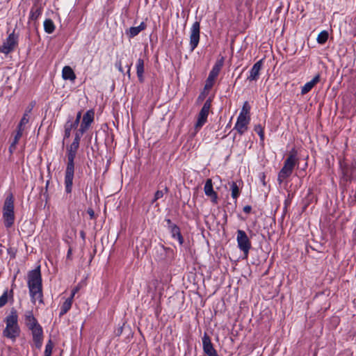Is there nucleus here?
Wrapping results in <instances>:
<instances>
[{"mask_svg": "<svg viewBox=\"0 0 356 356\" xmlns=\"http://www.w3.org/2000/svg\"><path fill=\"white\" fill-rule=\"evenodd\" d=\"M81 138L75 135L72 144L67 147V163L65 172V188L67 193H70L72 190L73 179L74 174V159L79 147Z\"/></svg>", "mask_w": 356, "mask_h": 356, "instance_id": "f257e3e1", "label": "nucleus"}, {"mask_svg": "<svg viewBox=\"0 0 356 356\" xmlns=\"http://www.w3.org/2000/svg\"><path fill=\"white\" fill-rule=\"evenodd\" d=\"M27 284L32 303L35 304L37 301L43 303L42 277L39 267L29 273Z\"/></svg>", "mask_w": 356, "mask_h": 356, "instance_id": "f03ea898", "label": "nucleus"}, {"mask_svg": "<svg viewBox=\"0 0 356 356\" xmlns=\"http://www.w3.org/2000/svg\"><path fill=\"white\" fill-rule=\"evenodd\" d=\"M299 165L298 152L293 148L289 153L287 158L284 161V165L277 175V182L280 185L283 184L293 173L296 166Z\"/></svg>", "mask_w": 356, "mask_h": 356, "instance_id": "7ed1b4c3", "label": "nucleus"}, {"mask_svg": "<svg viewBox=\"0 0 356 356\" xmlns=\"http://www.w3.org/2000/svg\"><path fill=\"white\" fill-rule=\"evenodd\" d=\"M6 327L3 329L2 335L3 337L15 341L19 336L21 330L18 324V315L15 309H12L10 314L4 318Z\"/></svg>", "mask_w": 356, "mask_h": 356, "instance_id": "20e7f679", "label": "nucleus"}, {"mask_svg": "<svg viewBox=\"0 0 356 356\" xmlns=\"http://www.w3.org/2000/svg\"><path fill=\"white\" fill-rule=\"evenodd\" d=\"M14 209V197L10 193L5 199L2 211V218L6 228H10L14 225L15 220Z\"/></svg>", "mask_w": 356, "mask_h": 356, "instance_id": "39448f33", "label": "nucleus"}, {"mask_svg": "<svg viewBox=\"0 0 356 356\" xmlns=\"http://www.w3.org/2000/svg\"><path fill=\"white\" fill-rule=\"evenodd\" d=\"M19 35L13 31L0 45V52L8 55L13 52L18 45Z\"/></svg>", "mask_w": 356, "mask_h": 356, "instance_id": "423d86ee", "label": "nucleus"}, {"mask_svg": "<svg viewBox=\"0 0 356 356\" xmlns=\"http://www.w3.org/2000/svg\"><path fill=\"white\" fill-rule=\"evenodd\" d=\"M236 241L238 248L243 252L245 257H248L252 248L251 241L245 231L238 229L236 232Z\"/></svg>", "mask_w": 356, "mask_h": 356, "instance_id": "0eeeda50", "label": "nucleus"}, {"mask_svg": "<svg viewBox=\"0 0 356 356\" xmlns=\"http://www.w3.org/2000/svg\"><path fill=\"white\" fill-rule=\"evenodd\" d=\"M95 112L90 109L86 112L83 115L79 129L76 131L75 135L82 137L83 134L86 132L94 121Z\"/></svg>", "mask_w": 356, "mask_h": 356, "instance_id": "6e6552de", "label": "nucleus"}, {"mask_svg": "<svg viewBox=\"0 0 356 356\" xmlns=\"http://www.w3.org/2000/svg\"><path fill=\"white\" fill-rule=\"evenodd\" d=\"M211 106V98H209L204 102L202 108H201V110L198 114L197 120L195 124L196 129H200L207 122Z\"/></svg>", "mask_w": 356, "mask_h": 356, "instance_id": "1a4fd4ad", "label": "nucleus"}, {"mask_svg": "<svg viewBox=\"0 0 356 356\" xmlns=\"http://www.w3.org/2000/svg\"><path fill=\"white\" fill-rule=\"evenodd\" d=\"M200 24L199 22H195L190 32V47L193 51L198 45L200 42Z\"/></svg>", "mask_w": 356, "mask_h": 356, "instance_id": "9d476101", "label": "nucleus"}, {"mask_svg": "<svg viewBox=\"0 0 356 356\" xmlns=\"http://www.w3.org/2000/svg\"><path fill=\"white\" fill-rule=\"evenodd\" d=\"M30 331L31 332L34 346H35L36 348L40 349L42 346L44 340V333L42 327L40 325L37 328L33 329Z\"/></svg>", "mask_w": 356, "mask_h": 356, "instance_id": "9b49d317", "label": "nucleus"}, {"mask_svg": "<svg viewBox=\"0 0 356 356\" xmlns=\"http://www.w3.org/2000/svg\"><path fill=\"white\" fill-rule=\"evenodd\" d=\"M250 118H246L238 115L234 129H236L240 135H243L247 130L250 123Z\"/></svg>", "mask_w": 356, "mask_h": 356, "instance_id": "f8f14e48", "label": "nucleus"}, {"mask_svg": "<svg viewBox=\"0 0 356 356\" xmlns=\"http://www.w3.org/2000/svg\"><path fill=\"white\" fill-rule=\"evenodd\" d=\"M24 323L29 330L40 326L32 310L26 311L24 315Z\"/></svg>", "mask_w": 356, "mask_h": 356, "instance_id": "ddd939ff", "label": "nucleus"}, {"mask_svg": "<svg viewBox=\"0 0 356 356\" xmlns=\"http://www.w3.org/2000/svg\"><path fill=\"white\" fill-rule=\"evenodd\" d=\"M202 346L204 353L208 356H218L213 348L210 337L206 333L202 337Z\"/></svg>", "mask_w": 356, "mask_h": 356, "instance_id": "4468645a", "label": "nucleus"}, {"mask_svg": "<svg viewBox=\"0 0 356 356\" xmlns=\"http://www.w3.org/2000/svg\"><path fill=\"white\" fill-rule=\"evenodd\" d=\"M263 66V60L261 59L254 64L249 72L247 79L250 81H257L259 78L260 71Z\"/></svg>", "mask_w": 356, "mask_h": 356, "instance_id": "2eb2a0df", "label": "nucleus"}, {"mask_svg": "<svg viewBox=\"0 0 356 356\" xmlns=\"http://www.w3.org/2000/svg\"><path fill=\"white\" fill-rule=\"evenodd\" d=\"M340 165L342 172V179L346 181L353 179L355 171V167L349 166L346 163H341Z\"/></svg>", "mask_w": 356, "mask_h": 356, "instance_id": "dca6fc26", "label": "nucleus"}, {"mask_svg": "<svg viewBox=\"0 0 356 356\" xmlns=\"http://www.w3.org/2000/svg\"><path fill=\"white\" fill-rule=\"evenodd\" d=\"M204 191L207 196L210 197L211 198V201L213 203H217L218 195L213 191L212 180L211 179H207L204 186Z\"/></svg>", "mask_w": 356, "mask_h": 356, "instance_id": "f3484780", "label": "nucleus"}, {"mask_svg": "<svg viewBox=\"0 0 356 356\" xmlns=\"http://www.w3.org/2000/svg\"><path fill=\"white\" fill-rule=\"evenodd\" d=\"M320 81V74H316L310 81L306 83L301 88V94L305 95L309 92L314 86Z\"/></svg>", "mask_w": 356, "mask_h": 356, "instance_id": "a211bd4d", "label": "nucleus"}, {"mask_svg": "<svg viewBox=\"0 0 356 356\" xmlns=\"http://www.w3.org/2000/svg\"><path fill=\"white\" fill-rule=\"evenodd\" d=\"M24 131V128L20 127L19 126L17 127V130L15 133L13 140L9 147V151L11 153L15 149L16 146H17L19 139L22 136Z\"/></svg>", "mask_w": 356, "mask_h": 356, "instance_id": "6ab92c4d", "label": "nucleus"}, {"mask_svg": "<svg viewBox=\"0 0 356 356\" xmlns=\"http://www.w3.org/2000/svg\"><path fill=\"white\" fill-rule=\"evenodd\" d=\"M223 64H224V58L222 57L221 58L216 60V62L215 63L214 65L213 66L211 70L210 71L209 75L211 77H213V78L216 79L223 66Z\"/></svg>", "mask_w": 356, "mask_h": 356, "instance_id": "aec40b11", "label": "nucleus"}, {"mask_svg": "<svg viewBox=\"0 0 356 356\" xmlns=\"http://www.w3.org/2000/svg\"><path fill=\"white\" fill-rule=\"evenodd\" d=\"M77 127L72 122V117L70 116L64 125V139L70 138L72 130Z\"/></svg>", "mask_w": 356, "mask_h": 356, "instance_id": "412c9836", "label": "nucleus"}, {"mask_svg": "<svg viewBox=\"0 0 356 356\" xmlns=\"http://www.w3.org/2000/svg\"><path fill=\"white\" fill-rule=\"evenodd\" d=\"M171 236L174 238H177L180 245L184 243V238L181 234L180 229L177 225H170V228L168 229Z\"/></svg>", "mask_w": 356, "mask_h": 356, "instance_id": "4be33fe9", "label": "nucleus"}, {"mask_svg": "<svg viewBox=\"0 0 356 356\" xmlns=\"http://www.w3.org/2000/svg\"><path fill=\"white\" fill-rule=\"evenodd\" d=\"M62 76L64 80L74 81L76 79V74L71 67L65 66L62 70Z\"/></svg>", "mask_w": 356, "mask_h": 356, "instance_id": "5701e85b", "label": "nucleus"}, {"mask_svg": "<svg viewBox=\"0 0 356 356\" xmlns=\"http://www.w3.org/2000/svg\"><path fill=\"white\" fill-rule=\"evenodd\" d=\"M136 74L138 81L140 83L144 81V60L143 58H139L136 63Z\"/></svg>", "mask_w": 356, "mask_h": 356, "instance_id": "b1692460", "label": "nucleus"}, {"mask_svg": "<svg viewBox=\"0 0 356 356\" xmlns=\"http://www.w3.org/2000/svg\"><path fill=\"white\" fill-rule=\"evenodd\" d=\"M146 28L145 22H141L138 26H132L127 31V34L129 38H134L139 34V33Z\"/></svg>", "mask_w": 356, "mask_h": 356, "instance_id": "393cba45", "label": "nucleus"}, {"mask_svg": "<svg viewBox=\"0 0 356 356\" xmlns=\"http://www.w3.org/2000/svg\"><path fill=\"white\" fill-rule=\"evenodd\" d=\"M241 181L238 182L232 181L229 182V184L230 186V189L232 191V197L236 201L237 198L240 195V185Z\"/></svg>", "mask_w": 356, "mask_h": 356, "instance_id": "a878e982", "label": "nucleus"}, {"mask_svg": "<svg viewBox=\"0 0 356 356\" xmlns=\"http://www.w3.org/2000/svg\"><path fill=\"white\" fill-rule=\"evenodd\" d=\"M13 288L8 291V289L5 290L3 294L0 296V308L3 307L8 301V298H13Z\"/></svg>", "mask_w": 356, "mask_h": 356, "instance_id": "bb28decb", "label": "nucleus"}, {"mask_svg": "<svg viewBox=\"0 0 356 356\" xmlns=\"http://www.w3.org/2000/svg\"><path fill=\"white\" fill-rule=\"evenodd\" d=\"M42 14V8L38 4H34L30 11V18L36 20Z\"/></svg>", "mask_w": 356, "mask_h": 356, "instance_id": "cd10ccee", "label": "nucleus"}, {"mask_svg": "<svg viewBox=\"0 0 356 356\" xmlns=\"http://www.w3.org/2000/svg\"><path fill=\"white\" fill-rule=\"evenodd\" d=\"M44 29L47 33H52L55 30V25L50 19H46L44 22Z\"/></svg>", "mask_w": 356, "mask_h": 356, "instance_id": "c85d7f7f", "label": "nucleus"}, {"mask_svg": "<svg viewBox=\"0 0 356 356\" xmlns=\"http://www.w3.org/2000/svg\"><path fill=\"white\" fill-rule=\"evenodd\" d=\"M72 305L71 300L66 299L60 307L59 316H61L65 314L71 309Z\"/></svg>", "mask_w": 356, "mask_h": 356, "instance_id": "c756f323", "label": "nucleus"}, {"mask_svg": "<svg viewBox=\"0 0 356 356\" xmlns=\"http://www.w3.org/2000/svg\"><path fill=\"white\" fill-rule=\"evenodd\" d=\"M327 39H328L327 31H323L318 34L316 40H317L318 43L323 44L326 42Z\"/></svg>", "mask_w": 356, "mask_h": 356, "instance_id": "7c9ffc66", "label": "nucleus"}, {"mask_svg": "<svg viewBox=\"0 0 356 356\" xmlns=\"http://www.w3.org/2000/svg\"><path fill=\"white\" fill-rule=\"evenodd\" d=\"M250 107L248 102H245L243 106V108L239 113V115H242V116H245L246 118L250 117Z\"/></svg>", "mask_w": 356, "mask_h": 356, "instance_id": "2f4dec72", "label": "nucleus"}, {"mask_svg": "<svg viewBox=\"0 0 356 356\" xmlns=\"http://www.w3.org/2000/svg\"><path fill=\"white\" fill-rule=\"evenodd\" d=\"M30 120V115H28V113H24L21 120L19 121L17 126L22 127L25 129V126L26 124L29 123Z\"/></svg>", "mask_w": 356, "mask_h": 356, "instance_id": "473e14b6", "label": "nucleus"}, {"mask_svg": "<svg viewBox=\"0 0 356 356\" xmlns=\"http://www.w3.org/2000/svg\"><path fill=\"white\" fill-rule=\"evenodd\" d=\"M254 131L258 134L261 141L264 140V127L261 124H257L254 126Z\"/></svg>", "mask_w": 356, "mask_h": 356, "instance_id": "72a5a7b5", "label": "nucleus"}, {"mask_svg": "<svg viewBox=\"0 0 356 356\" xmlns=\"http://www.w3.org/2000/svg\"><path fill=\"white\" fill-rule=\"evenodd\" d=\"M216 79L213 77H211L209 75L206 80L204 89L205 90H210L214 85Z\"/></svg>", "mask_w": 356, "mask_h": 356, "instance_id": "f704fd0d", "label": "nucleus"}, {"mask_svg": "<svg viewBox=\"0 0 356 356\" xmlns=\"http://www.w3.org/2000/svg\"><path fill=\"white\" fill-rule=\"evenodd\" d=\"M53 350V344L51 340H49L45 346L44 355V356H51Z\"/></svg>", "mask_w": 356, "mask_h": 356, "instance_id": "c9c22d12", "label": "nucleus"}, {"mask_svg": "<svg viewBox=\"0 0 356 356\" xmlns=\"http://www.w3.org/2000/svg\"><path fill=\"white\" fill-rule=\"evenodd\" d=\"M164 195V193L163 191H157L155 194H154V197L152 200V203H154V202H156V200H158L159 199L163 197Z\"/></svg>", "mask_w": 356, "mask_h": 356, "instance_id": "e433bc0d", "label": "nucleus"}, {"mask_svg": "<svg viewBox=\"0 0 356 356\" xmlns=\"http://www.w3.org/2000/svg\"><path fill=\"white\" fill-rule=\"evenodd\" d=\"M81 115H82V112L80 111L77 113L76 114V119L74 120L72 119V122L76 124V126L79 125V122H80V120H81Z\"/></svg>", "mask_w": 356, "mask_h": 356, "instance_id": "4c0bfd02", "label": "nucleus"}, {"mask_svg": "<svg viewBox=\"0 0 356 356\" xmlns=\"http://www.w3.org/2000/svg\"><path fill=\"white\" fill-rule=\"evenodd\" d=\"M115 67L120 72L124 73L121 60H118L115 63Z\"/></svg>", "mask_w": 356, "mask_h": 356, "instance_id": "58836bf2", "label": "nucleus"}, {"mask_svg": "<svg viewBox=\"0 0 356 356\" xmlns=\"http://www.w3.org/2000/svg\"><path fill=\"white\" fill-rule=\"evenodd\" d=\"M87 213L90 216V219H92L95 218V212L92 209H91V208L88 209Z\"/></svg>", "mask_w": 356, "mask_h": 356, "instance_id": "ea45409f", "label": "nucleus"}, {"mask_svg": "<svg viewBox=\"0 0 356 356\" xmlns=\"http://www.w3.org/2000/svg\"><path fill=\"white\" fill-rule=\"evenodd\" d=\"M252 210L251 206L247 205L243 207V211L246 213H249Z\"/></svg>", "mask_w": 356, "mask_h": 356, "instance_id": "a19ab883", "label": "nucleus"}, {"mask_svg": "<svg viewBox=\"0 0 356 356\" xmlns=\"http://www.w3.org/2000/svg\"><path fill=\"white\" fill-rule=\"evenodd\" d=\"M131 63L127 65V74L129 79L131 77Z\"/></svg>", "mask_w": 356, "mask_h": 356, "instance_id": "79ce46f5", "label": "nucleus"}, {"mask_svg": "<svg viewBox=\"0 0 356 356\" xmlns=\"http://www.w3.org/2000/svg\"><path fill=\"white\" fill-rule=\"evenodd\" d=\"M165 222H167L168 229L170 228V225H176L172 222L170 219H165Z\"/></svg>", "mask_w": 356, "mask_h": 356, "instance_id": "37998d69", "label": "nucleus"}, {"mask_svg": "<svg viewBox=\"0 0 356 356\" xmlns=\"http://www.w3.org/2000/svg\"><path fill=\"white\" fill-rule=\"evenodd\" d=\"M32 109H33V106H31V107H28V108L26 109V111H25L24 113H28V115H30V113H31V112Z\"/></svg>", "mask_w": 356, "mask_h": 356, "instance_id": "c03bdc74", "label": "nucleus"}, {"mask_svg": "<svg viewBox=\"0 0 356 356\" xmlns=\"http://www.w3.org/2000/svg\"><path fill=\"white\" fill-rule=\"evenodd\" d=\"M79 289H80V288H79L78 286H76V287H74V288L72 289V293H73V294H76V293L79 291Z\"/></svg>", "mask_w": 356, "mask_h": 356, "instance_id": "a18cd8bd", "label": "nucleus"}, {"mask_svg": "<svg viewBox=\"0 0 356 356\" xmlns=\"http://www.w3.org/2000/svg\"><path fill=\"white\" fill-rule=\"evenodd\" d=\"M74 296H75V294H73V293H71L70 297L68 298L67 300H70L71 302H73V298H74Z\"/></svg>", "mask_w": 356, "mask_h": 356, "instance_id": "49530a36", "label": "nucleus"}, {"mask_svg": "<svg viewBox=\"0 0 356 356\" xmlns=\"http://www.w3.org/2000/svg\"><path fill=\"white\" fill-rule=\"evenodd\" d=\"M71 252H72V250L71 249H69L68 252H67V257H70V254H71Z\"/></svg>", "mask_w": 356, "mask_h": 356, "instance_id": "de8ad7c7", "label": "nucleus"}, {"mask_svg": "<svg viewBox=\"0 0 356 356\" xmlns=\"http://www.w3.org/2000/svg\"><path fill=\"white\" fill-rule=\"evenodd\" d=\"M15 278H16V276H15V277H13V284H12V287H13V286H15L14 282H15Z\"/></svg>", "mask_w": 356, "mask_h": 356, "instance_id": "09e8293b", "label": "nucleus"}]
</instances>
